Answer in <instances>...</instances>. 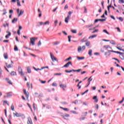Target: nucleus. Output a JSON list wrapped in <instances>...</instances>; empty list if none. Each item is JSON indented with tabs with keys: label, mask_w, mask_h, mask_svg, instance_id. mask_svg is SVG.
Here are the masks:
<instances>
[{
	"label": "nucleus",
	"mask_w": 124,
	"mask_h": 124,
	"mask_svg": "<svg viewBox=\"0 0 124 124\" xmlns=\"http://www.w3.org/2000/svg\"><path fill=\"white\" fill-rule=\"evenodd\" d=\"M13 114L14 115V117H16L17 118H19L20 117L23 119H25V115L17 112H14Z\"/></svg>",
	"instance_id": "1"
},
{
	"label": "nucleus",
	"mask_w": 124,
	"mask_h": 124,
	"mask_svg": "<svg viewBox=\"0 0 124 124\" xmlns=\"http://www.w3.org/2000/svg\"><path fill=\"white\" fill-rule=\"evenodd\" d=\"M68 15L65 18V22L67 24L68 23V20H70V18L71 17V14H72V12H69L68 13Z\"/></svg>",
	"instance_id": "2"
},
{
	"label": "nucleus",
	"mask_w": 124,
	"mask_h": 124,
	"mask_svg": "<svg viewBox=\"0 0 124 124\" xmlns=\"http://www.w3.org/2000/svg\"><path fill=\"white\" fill-rule=\"evenodd\" d=\"M50 58L52 62H59V61L57 60V58L55 57V56H54V54L52 52H50Z\"/></svg>",
	"instance_id": "3"
},
{
	"label": "nucleus",
	"mask_w": 124,
	"mask_h": 124,
	"mask_svg": "<svg viewBox=\"0 0 124 124\" xmlns=\"http://www.w3.org/2000/svg\"><path fill=\"white\" fill-rule=\"evenodd\" d=\"M86 49V46H83L82 47L81 46H79L78 47V53H81V51H84Z\"/></svg>",
	"instance_id": "4"
},
{
	"label": "nucleus",
	"mask_w": 124,
	"mask_h": 124,
	"mask_svg": "<svg viewBox=\"0 0 124 124\" xmlns=\"http://www.w3.org/2000/svg\"><path fill=\"white\" fill-rule=\"evenodd\" d=\"M23 93L24 94H25L27 99H28L29 96H30V93H29L28 92H27V90L26 89L23 90Z\"/></svg>",
	"instance_id": "5"
},
{
	"label": "nucleus",
	"mask_w": 124,
	"mask_h": 124,
	"mask_svg": "<svg viewBox=\"0 0 124 124\" xmlns=\"http://www.w3.org/2000/svg\"><path fill=\"white\" fill-rule=\"evenodd\" d=\"M30 42L31 45H35V39L34 37H31L30 38Z\"/></svg>",
	"instance_id": "6"
},
{
	"label": "nucleus",
	"mask_w": 124,
	"mask_h": 124,
	"mask_svg": "<svg viewBox=\"0 0 124 124\" xmlns=\"http://www.w3.org/2000/svg\"><path fill=\"white\" fill-rule=\"evenodd\" d=\"M18 73H19L21 76H24L23 69H22V68H21V67H18Z\"/></svg>",
	"instance_id": "7"
},
{
	"label": "nucleus",
	"mask_w": 124,
	"mask_h": 124,
	"mask_svg": "<svg viewBox=\"0 0 124 124\" xmlns=\"http://www.w3.org/2000/svg\"><path fill=\"white\" fill-rule=\"evenodd\" d=\"M36 71H38V70H42V69H44V68H49L48 66L42 67L41 69L37 68L36 69L35 67H33V68Z\"/></svg>",
	"instance_id": "8"
},
{
	"label": "nucleus",
	"mask_w": 124,
	"mask_h": 124,
	"mask_svg": "<svg viewBox=\"0 0 124 124\" xmlns=\"http://www.w3.org/2000/svg\"><path fill=\"white\" fill-rule=\"evenodd\" d=\"M108 52H112L113 53H116V54H120V55H124V53L123 52H119V51H116L114 50H108Z\"/></svg>",
	"instance_id": "9"
},
{
	"label": "nucleus",
	"mask_w": 124,
	"mask_h": 124,
	"mask_svg": "<svg viewBox=\"0 0 124 124\" xmlns=\"http://www.w3.org/2000/svg\"><path fill=\"white\" fill-rule=\"evenodd\" d=\"M70 115L68 114H65L64 115H62V117L64 119V120H67V118L69 117Z\"/></svg>",
	"instance_id": "10"
},
{
	"label": "nucleus",
	"mask_w": 124,
	"mask_h": 124,
	"mask_svg": "<svg viewBox=\"0 0 124 124\" xmlns=\"http://www.w3.org/2000/svg\"><path fill=\"white\" fill-rule=\"evenodd\" d=\"M60 88H62L63 89V91H65V88H66V85L65 84H61L60 85Z\"/></svg>",
	"instance_id": "11"
},
{
	"label": "nucleus",
	"mask_w": 124,
	"mask_h": 124,
	"mask_svg": "<svg viewBox=\"0 0 124 124\" xmlns=\"http://www.w3.org/2000/svg\"><path fill=\"white\" fill-rule=\"evenodd\" d=\"M28 124H32V121H31V118H28V121H27Z\"/></svg>",
	"instance_id": "12"
},
{
	"label": "nucleus",
	"mask_w": 124,
	"mask_h": 124,
	"mask_svg": "<svg viewBox=\"0 0 124 124\" xmlns=\"http://www.w3.org/2000/svg\"><path fill=\"white\" fill-rule=\"evenodd\" d=\"M7 33H8V34H7L5 36V38H9V36H10V35H11V32H10L8 31H7Z\"/></svg>",
	"instance_id": "13"
},
{
	"label": "nucleus",
	"mask_w": 124,
	"mask_h": 124,
	"mask_svg": "<svg viewBox=\"0 0 124 124\" xmlns=\"http://www.w3.org/2000/svg\"><path fill=\"white\" fill-rule=\"evenodd\" d=\"M93 99H94L95 102L96 103L98 102V99H97V96H94L93 97Z\"/></svg>",
	"instance_id": "14"
},
{
	"label": "nucleus",
	"mask_w": 124,
	"mask_h": 124,
	"mask_svg": "<svg viewBox=\"0 0 124 124\" xmlns=\"http://www.w3.org/2000/svg\"><path fill=\"white\" fill-rule=\"evenodd\" d=\"M6 65L8 68H11V67H13V65L12 64H8L7 63H6Z\"/></svg>",
	"instance_id": "15"
},
{
	"label": "nucleus",
	"mask_w": 124,
	"mask_h": 124,
	"mask_svg": "<svg viewBox=\"0 0 124 124\" xmlns=\"http://www.w3.org/2000/svg\"><path fill=\"white\" fill-rule=\"evenodd\" d=\"M96 36H97V35H96V34L91 35L89 37V39H91V38H92V39L94 38V37H96Z\"/></svg>",
	"instance_id": "16"
},
{
	"label": "nucleus",
	"mask_w": 124,
	"mask_h": 124,
	"mask_svg": "<svg viewBox=\"0 0 124 124\" xmlns=\"http://www.w3.org/2000/svg\"><path fill=\"white\" fill-rule=\"evenodd\" d=\"M70 60H72V57H69L68 58H67L65 59L64 62H69Z\"/></svg>",
	"instance_id": "17"
},
{
	"label": "nucleus",
	"mask_w": 124,
	"mask_h": 124,
	"mask_svg": "<svg viewBox=\"0 0 124 124\" xmlns=\"http://www.w3.org/2000/svg\"><path fill=\"white\" fill-rule=\"evenodd\" d=\"M23 14H24V11L21 10L18 16L20 17V16H21V15H23Z\"/></svg>",
	"instance_id": "18"
},
{
	"label": "nucleus",
	"mask_w": 124,
	"mask_h": 124,
	"mask_svg": "<svg viewBox=\"0 0 124 124\" xmlns=\"http://www.w3.org/2000/svg\"><path fill=\"white\" fill-rule=\"evenodd\" d=\"M77 59H78V61H80L81 60H84V59H85V57H80L79 56H77Z\"/></svg>",
	"instance_id": "19"
},
{
	"label": "nucleus",
	"mask_w": 124,
	"mask_h": 124,
	"mask_svg": "<svg viewBox=\"0 0 124 124\" xmlns=\"http://www.w3.org/2000/svg\"><path fill=\"white\" fill-rule=\"evenodd\" d=\"M70 64H71V62H68L63 66V67H68Z\"/></svg>",
	"instance_id": "20"
},
{
	"label": "nucleus",
	"mask_w": 124,
	"mask_h": 124,
	"mask_svg": "<svg viewBox=\"0 0 124 124\" xmlns=\"http://www.w3.org/2000/svg\"><path fill=\"white\" fill-rule=\"evenodd\" d=\"M17 21H18V18H15L12 21V23H13V24H14L15 22H17Z\"/></svg>",
	"instance_id": "21"
},
{
	"label": "nucleus",
	"mask_w": 124,
	"mask_h": 124,
	"mask_svg": "<svg viewBox=\"0 0 124 124\" xmlns=\"http://www.w3.org/2000/svg\"><path fill=\"white\" fill-rule=\"evenodd\" d=\"M3 57L5 60L8 59V56H7V53H4Z\"/></svg>",
	"instance_id": "22"
},
{
	"label": "nucleus",
	"mask_w": 124,
	"mask_h": 124,
	"mask_svg": "<svg viewBox=\"0 0 124 124\" xmlns=\"http://www.w3.org/2000/svg\"><path fill=\"white\" fill-rule=\"evenodd\" d=\"M44 23L43 22H38L37 25V26L39 27V26H42V25H44Z\"/></svg>",
	"instance_id": "23"
},
{
	"label": "nucleus",
	"mask_w": 124,
	"mask_h": 124,
	"mask_svg": "<svg viewBox=\"0 0 124 124\" xmlns=\"http://www.w3.org/2000/svg\"><path fill=\"white\" fill-rule=\"evenodd\" d=\"M117 7L120 10H122V11H124V9H123V7H122V6L118 5H117Z\"/></svg>",
	"instance_id": "24"
},
{
	"label": "nucleus",
	"mask_w": 124,
	"mask_h": 124,
	"mask_svg": "<svg viewBox=\"0 0 124 124\" xmlns=\"http://www.w3.org/2000/svg\"><path fill=\"white\" fill-rule=\"evenodd\" d=\"M73 71L74 72H80V71H82V69H79L78 70H74L73 69Z\"/></svg>",
	"instance_id": "25"
},
{
	"label": "nucleus",
	"mask_w": 124,
	"mask_h": 124,
	"mask_svg": "<svg viewBox=\"0 0 124 124\" xmlns=\"http://www.w3.org/2000/svg\"><path fill=\"white\" fill-rule=\"evenodd\" d=\"M117 19H118L119 20V21H120L121 22L124 21V18H123L122 17H117Z\"/></svg>",
	"instance_id": "26"
},
{
	"label": "nucleus",
	"mask_w": 124,
	"mask_h": 124,
	"mask_svg": "<svg viewBox=\"0 0 124 124\" xmlns=\"http://www.w3.org/2000/svg\"><path fill=\"white\" fill-rule=\"evenodd\" d=\"M27 72L28 73H31V68L30 67H27Z\"/></svg>",
	"instance_id": "27"
},
{
	"label": "nucleus",
	"mask_w": 124,
	"mask_h": 124,
	"mask_svg": "<svg viewBox=\"0 0 124 124\" xmlns=\"http://www.w3.org/2000/svg\"><path fill=\"white\" fill-rule=\"evenodd\" d=\"M71 37H72V36H71V35L68 36V39L69 42H70L71 41Z\"/></svg>",
	"instance_id": "28"
},
{
	"label": "nucleus",
	"mask_w": 124,
	"mask_h": 124,
	"mask_svg": "<svg viewBox=\"0 0 124 124\" xmlns=\"http://www.w3.org/2000/svg\"><path fill=\"white\" fill-rule=\"evenodd\" d=\"M60 108L61 109H62L63 110H64V111H68V108H62V107H60Z\"/></svg>",
	"instance_id": "29"
},
{
	"label": "nucleus",
	"mask_w": 124,
	"mask_h": 124,
	"mask_svg": "<svg viewBox=\"0 0 124 124\" xmlns=\"http://www.w3.org/2000/svg\"><path fill=\"white\" fill-rule=\"evenodd\" d=\"M103 31V32H105L106 33H107V34H108V35H109L110 34V33L108 32L107 30H104Z\"/></svg>",
	"instance_id": "30"
},
{
	"label": "nucleus",
	"mask_w": 124,
	"mask_h": 124,
	"mask_svg": "<svg viewBox=\"0 0 124 124\" xmlns=\"http://www.w3.org/2000/svg\"><path fill=\"white\" fill-rule=\"evenodd\" d=\"M72 71H73V69L71 70H70V71H68V70H66L65 71V72H66V73H70L72 72Z\"/></svg>",
	"instance_id": "31"
},
{
	"label": "nucleus",
	"mask_w": 124,
	"mask_h": 124,
	"mask_svg": "<svg viewBox=\"0 0 124 124\" xmlns=\"http://www.w3.org/2000/svg\"><path fill=\"white\" fill-rule=\"evenodd\" d=\"M92 53H93V50L90 49L88 53V54L89 55V56H92Z\"/></svg>",
	"instance_id": "32"
},
{
	"label": "nucleus",
	"mask_w": 124,
	"mask_h": 124,
	"mask_svg": "<svg viewBox=\"0 0 124 124\" xmlns=\"http://www.w3.org/2000/svg\"><path fill=\"white\" fill-rule=\"evenodd\" d=\"M71 31L73 33H77V30H72Z\"/></svg>",
	"instance_id": "33"
},
{
	"label": "nucleus",
	"mask_w": 124,
	"mask_h": 124,
	"mask_svg": "<svg viewBox=\"0 0 124 124\" xmlns=\"http://www.w3.org/2000/svg\"><path fill=\"white\" fill-rule=\"evenodd\" d=\"M99 21L100 22H105L106 19H98Z\"/></svg>",
	"instance_id": "34"
},
{
	"label": "nucleus",
	"mask_w": 124,
	"mask_h": 124,
	"mask_svg": "<svg viewBox=\"0 0 124 124\" xmlns=\"http://www.w3.org/2000/svg\"><path fill=\"white\" fill-rule=\"evenodd\" d=\"M104 48H106V49H108L109 48L112 49V47H110L109 46H104Z\"/></svg>",
	"instance_id": "35"
},
{
	"label": "nucleus",
	"mask_w": 124,
	"mask_h": 124,
	"mask_svg": "<svg viewBox=\"0 0 124 124\" xmlns=\"http://www.w3.org/2000/svg\"><path fill=\"white\" fill-rule=\"evenodd\" d=\"M50 24V22L49 21H46L44 23V26L45 25H49Z\"/></svg>",
	"instance_id": "36"
},
{
	"label": "nucleus",
	"mask_w": 124,
	"mask_h": 124,
	"mask_svg": "<svg viewBox=\"0 0 124 124\" xmlns=\"http://www.w3.org/2000/svg\"><path fill=\"white\" fill-rule=\"evenodd\" d=\"M124 54H120V58L121 60H124Z\"/></svg>",
	"instance_id": "37"
},
{
	"label": "nucleus",
	"mask_w": 124,
	"mask_h": 124,
	"mask_svg": "<svg viewBox=\"0 0 124 124\" xmlns=\"http://www.w3.org/2000/svg\"><path fill=\"white\" fill-rule=\"evenodd\" d=\"M119 3H124V0H119Z\"/></svg>",
	"instance_id": "38"
},
{
	"label": "nucleus",
	"mask_w": 124,
	"mask_h": 124,
	"mask_svg": "<svg viewBox=\"0 0 124 124\" xmlns=\"http://www.w3.org/2000/svg\"><path fill=\"white\" fill-rule=\"evenodd\" d=\"M85 45L86 46H90V45H91V42H87L86 44Z\"/></svg>",
	"instance_id": "39"
},
{
	"label": "nucleus",
	"mask_w": 124,
	"mask_h": 124,
	"mask_svg": "<svg viewBox=\"0 0 124 124\" xmlns=\"http://www.w3.org/2000/svg\"><path fill=\"white\" fill-rule=\"evenodd\" d=\"M11 75H12L13 76H15V75H16V72L14 71L12 72Z\"/></svg>",
	"instance_id": "40"
},
{
	"label": "nucleus",
	"mask_w": 124,
	"mask_h": 124,
	"mask_svg": "<svg viewBox=\"0 0 124 124\" xmlns=\"http://www.w3.org/2000/svg\"><path fill=\"white\" fill-rule=\"evenodd\" d=\"M11 109L12 111H15V107L13 105H12L11 106Z\"/></svg>",
	"instance_id": "41"
},
{
	"label": "nucleus",
	"mask_w": 124,
	"mask_h": 124,
	"mask_svg": "<svg viewBox=\"0 0 124 124\" xmlns=\"http://www.w3.org/2000/svg\"><path fill=\"white\" fill-rule=\"evenodd\" d=\"M58 23V20H56L54 21V24H55V27H57V25Z\"/></svg>",
	"instance_id": "42"
},
{
	"label": "nucleus",
	"mask_w": 124,
	"mask_h": 124,
	"mask_svg": "<svg viewBox=\"0 0 124 124\" xmlns=\"http://www.w3.org/2000/svg\"><path fill=\"white\" fill-rule=\"evenodd\" d=\"M27 105L29 107V108L31 109V111H32V109L31 108V105H30L29 103H27Z\"/></svg>",
	"instance_id": "43"
},
{
	"label": "nucleus",
	"mask_w": 124,
	"mask_h": 124,
	"mask_svg": "<svg viewBox=\"0 0 124 124\" xmlns=\"http://www.w3.org/2000/svg\"><path fill=\"white\" fill-rule=\"evenodd\" d=\"M93 24H91L90 25H86V28H91V27H93Z\"/></svg>",
	"instance_id": "44"
},
{
	"label": "nucleus",
	"mask_w": 124,
	"mask_h": 124,
	"mask_svg": "<svg viewBox=\"0 0 124 124\" xmlns=\"http://www.w3.org/2000/svg\"><path fill=\"white\" fill-rule=\"evenodd\" d=\"M112 60H114L115 61H116V62H120V61H119L118 59L117 58H112Z\"/></svg>",
	"instance_id": "45"
},
{
	"label": "nucleus",
	"mask_w": 124,
	"mask_h": 124,
	"mask_svg": "<svg viewBox=\"0 0 124 124\" xmlns=\"http://www.w3.org/2000/svg\"><path fill=\"white\" fill-rule=\"evenodd\" d=\"M15 51H18V47H17V46H15V48H14Z\"/></svg>",
	"instance_id": "46"
},
{
	"label": "nucleus",
	"mask_w": 124,
	"mask_h": 124,
	"mask_svg": "<svg viewBox=\"0 0 124 124\" xmlns=\"http://www.w3.org/2000/svg\"><path fill=\"white\" fill-rule=\"evenodd\" d=\"M115 29H116V30H117V31H119V32H121V29H120V28H119V27H116V28H115Z\"/></svg>",
	"instance_id": "47"
},
{
	"label": "nucleus",
	"mask_w": 124,
	"mask_h": 124,
	"mask_svg": "<svg viewBox=\"0 0 124 124\" xmlns=\"http://www.w3.org/2000/svg\"><path fill=\"white\" fill-rule=\"evenodd\" d=\"M97 31H98V29H96L94 31H93L92 33H94L95 32H97Z\"/></svg>",
	"instance_id": "48"
},
{
	"label": "nucleus",
	"mask_w": 124,
	"mask_h": 124,
	"mask_svg": "<svg viewBox=\"0 0 124 124\" xmlns=\"http://www.w3.org/2000/svg\"><path fill=\"white\" fill-rule=\"evenodd\" d=\"M30 85V82H27V87H28L29 89H30V88H31V86Z\"/></svg>",
	"instance_id": "49"
},
{
	"label": "nucleus",
	"mask_w": 124,
	"mask_h": 124,
	"mask_svg": "<svg viewBox=\"0 0 124 124\" xmlns=\"http://www.w3.org/2000/svg\"><path fill=\"white\" fill-rule=\"evenodd\" d=\"M105 56H107V55L108 56H110V52H106L105 54Z\"/></svg>",
	"instance_id": "50"
},
{
	"label": "nucleus",
	"mask_w": 124,
	"mask_h": 124,
	"mask_svg": "<svg viewBox=\"0 0 124 124\" xmlns=\"http://www.w3.org/2000/svg\"><path fill=\"white\" fill-rule=\"evenodd\" d=\"M110 44H112V45H116V43L114 41L110 42Z\"/></svg>",
	"instance_id": "51"
},
{
	"label": "nucleus",
	"mask_w": 124,
	"mask_h": 124,
	"mask_svg": "<svg viewBox=\"0 0 124 124\" xmlns=\"http://www.w3.org/2000/svg\"><path fill=\"white\" fill-rule=\"evenodd\" d=\"M124 97H123V99H122V100L120 101L119 102V103H120V104H122V103H123V102H124Z\"/></svg>",
	"instance_id": "52"
},
{
	"label": "nucleus",
	"mask_w": 124,
	"mask_h": 124,
	"mask_svg": "<svg viewBox=\"0 0 124 124\" xmlns=\"http://www.w3.org/2000/svg\"><path fill=\"white\" fill-rule=\"evenodd\" d=\"M116 48L118 49V50H120V51H122V48H121V46H116Z\"/></svg>",
	"instance_id": "53"
},
{
	"label": "nucleus",
	"mask_w": 124,
	"mask_h": 124,
	"mask_svg": "<svg viewBox=\"0 0 124 124\" xmlns=\"http://www.w3.org/2000/svg\"><path fill=\"white\" fill-rule=\"evenodd\" d=\"M7 96L8 97H9V96H12V94H10V93H8L7 94Z\"/></svg>",
	"instance_id": "54"
},
{
	"label": "nucleus",
	"mask_w": 124,
	"mask_h": 124,
	"mask_svg": "<svg viewBox=\"0 0 124 124\" xmlns=\"http://www.w3.org/2000/svg\"><path fill=\"white\" fill-rule=\"evenodd\" d=\"M110 18H111V19H113V20H116V18H115V17L113 16H110Z\"/></svg>",
	"instance_id": "55"
},
{
	"label": "nucleus",
	"mask_w": 124,
	"mask_h": 124,
	"mask_svg": "<svg viewBox=\"0 0 124 124\" xmlns=\"http://www.w3.org/2000/svg\"><path fill=\"white\" fill-rule=\"evenodd\" d=\"M89 92V90H87L85 92H84L83 93H82V95L85 94V93H88Z\"/></svg>",
	"instance_id": "56"
},
{
	"label": "nucleus",
	"mask_w": 124,
	"mask_h": 124,
	"mask_svg": "<svg viewBox=\"0 0 124 124\" xmlns=\"http://www.w3.org/2000/svg\"><path fill=\"white\" fill-rule=\"evenodd\" d=\"M62 32L63 33V34H65V35H67V33H66L65 31H62Z\"/></svg>",
	"instance_id": "57"
},
{
	"label": "nucleus",
	"mask_w": 124,
	"mask_h": 124,
	"mask_svg": "<svg viewBox=\"0 0 124 124\" xmlns=\"http://www.w3.org/2000/svg\"><path fill=\"white\" fill-rule=\"evenodd\" d=\"M77 87H78V89L80 90V89H81V86H80V84L78 83L77 85Z\"/></svg>",
	"instance_id": "58"
},
{
	"label": "nucleus",
	"mask_w": 124,
	"mask_h": 124,
	"mask_svg": "<svg viewBox=\"0 0 124 124\" xmlns=\"http://www.w3.org/2000/svg\"><path fill=\"white\" fill-rule=\"evenodd\" d=\"M71 113H73V114H78L76 111H71Z\"/></svg>",
	"instance_id": "59"
},
{
	"label": "nucleus",
	"mask_w": 124,
	"mask_h": 124,
	"mask_svg": "<svg viewBox=\"0 0 124 124\" xmlns=\"http://www.w3.org/2000/svg\"><path fill=\"white\" fill-rule=\"evenodd\" d=\"M54 75L55 76H57V75H62V73H55L54 74Z\"/></svg>",
	"instance_id": "60"
},
{
	"label": "nucleus",
	"mask_w": 124,
	"mask_h": 124,
	"mask_svg": "<svg viewBox=\"0 0 124 124\" xmlns=\"http://www.w3.org/2000/svg\"><path fill=\"white\" fill-rule=\"evenodd\" d=\"M41 45V41H39L38 43V46H40Z\"/></svg>",
	"instance_id": "61"
},
{
	"label": "nucleus",
	"mask_w": 124,
	"mask_h": 124,
	"mask_svg": "<svg viewBox=\"0 0 124 124\" xmlns=\"http://www.w3.org/2000/svg\"><path fill=\"white\" fill-rule=\"evenodd\" d=\"M9 13H10V14H12V13H13V10H10L9 11Z\"/></svg>",
	"instance_id": "62"
},
{
	"label": "nucleus",
	"mask_w": 124,
	"mask_h": 124,
	"mask_svg": "<svg viewBox=\"0 0 124 124\" xmlns=\"http://www.w3.org/2000/svg\"><path fill=\"white\" fill-rule=\"evenodd\" d=\"M58 44H60V42H56L55 43H54V45H58Z\"/></svg>",
	"instance_id": "63"
},
{
	"label": "nucleus",
	"mask_w": 124,
	"mask_h": 124,
	"mask_svg": "<svg viewBox=\"0 0 124 124\" xmlns=\"http://www.w3.org/2000/svg\"><path fill=\"white\" fill-rule=\"evenodd\" d=\"M17 6H21V4H20V2H17Z\"/></svg>",
	"instance_id": "64"
}]
</instances>
